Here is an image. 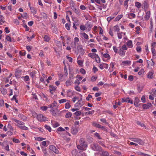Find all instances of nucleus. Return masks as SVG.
<instances>
[{"instance_id":"obj_1","label":"nucleus","mask_w":156,"mask_h":156,"mask_svg":"<svg viewBox=\"0 0 156 156\" xmlns=\"http://www.w3.org/2000/svg\"><path fill=\"white\" fill-rule=\"evenodd\" d=\"M79 143L80 144L77 145V149L81 151L86 150L88 145L85 139L83 138H80L79 140Z\"/></svg>"},{"instance_id":"obj_2","label":"nucleus","mask_w":156,"mask_h":156,"mask_svg":"<svg viewBox=\"0 0 156 156\" xmlns=\"http://www.w3.org/2000/svg\"><path fill=\"white\" fill-rule=\"evenodd\" d=\"M90 147L91 149L95 151H100L101 150V147L95 143H93L90 145Z\"/></svg>"},{"instance_id":"obj_3","label":"nucleus","mask_w":156,"mask_h":156,"mask_svg":"<svg viewBox=\"0 0 156 156\" xmlns=\"http://www.w3.org/2000/svg\"><path fill=\"white\" fill-rule=\"evenodd\" d=\"M129 139L132 141L137 143L140 145H142L144 143L142 140L138 138H130Z\"/></svg>"},{"instance_id":"obj_4","label":"nucleus","mask_w":156,"mask_h":156,"mask_svg":"<svg viewBox=\"0 0 156 156\" xmlns=\"http://www.w3.org/2000/svg\"><path fill=\"white\" fill-rule=\"evenodd\" d=\"M12 122H15L17 123V124H15V125L16 126L18 127H19V126L24 125L25 123L20 120H17L15 119H12Z\"/></svg>"},{"instance_id":"obj_5","label":"nucleus","mask_w":156,"mask_h":156,"mask_svg":"<svg viewBox=\"0 0 156 156\" xmlns=\"http://www.w3.org/2000/svg\"><path fill=\"white\" fill-rule=\"evenodd\" d=\"M77 49L78 51L80 53L81 55H84L85 53V51L83 48V46L82 45L79 44L77 47Z\"/></svg>"},{"instance_id":"obj_6","label":"nucleus","mask_w":156,"mask_h":156,"mask_svg":"<svg viewBox=\"0 0 156 156\" xmlns=\"http://www.w3.org/2000/svg\"><path fill=\"white\" fill-rule=\"evenodd\" d=\"M122 103L127 102L131 104H133V101L131 100L130 98L128 97L126 98H122Z\"/></svg>"},{"instance_id":"obj_7","label":"nucleus","mask_w":156,"mask_h":156,"mask_svg":"<svg viewBox=\"0 0 156 156\" xmlns=\"http://www.w3.org/2000/svg\"><path fill=\"white\" fill-rule=\"evenodd\" d=\"M37 118L39 121H44L46 120V118L42 114L37 115Z\"/></svg>"},{"instance_id":"obj_8","label":"nucleus","mask_w":156,"mask_h":156,"mask_svg":"<svg viewBox=\"0 0 156 156\" xmlns=\"http://www.w3.org/2000/svg\"><path fill=\"white\" fill-rule=\"evenodd\" d=\"M49 149L51 151L54 152L55 154H58V150L53 145H50L49 146Z\"/></svg>"},{"instance_id":"obj_9","label":"nucleus","mask_w":156,"mask_h":156,"mask_svg":"<svg viewBox=\"0 0 156 156\" xmlns=\"http://www.w3.org/2000/svg\"><path fill=\"white\" fill-rule=\"evenodd\" d=\"M140 101L138 97H136L135 98L134 100V105L136 107H137L139 106V103Z\"/></svg>"},{"instance_id":"obj_10","label":"nucleus","mask_w":156,"mask_h":156,"mask_svg":"<svg viewBox=\"0 0 156 156\" xmlns=\"http://www.w3.org/2000/svg\"><path fill=\"white\" fill-rule=\"evenodd\" d=\"M22 70L21 69H17L15 72V76L16 78H19L21 75Z\"/></svg>"},{"instance_id":"obj_11","label":"nucleus","mask_w":156,"mask_h":156,"mask_svg":"<svg viewBox=\"0 0 156 156\" xmlns=\"http://www.w3.org/2000/svg\"><path fill=\"white\" fill-rule=\"evenodd\" d=\"M50 142L48 140H46L45 141H42L41 142V144L40 145L41 148H44L42 147L43 146H47L49 144Z\"/></svg>"},{"instance_id":"obj_12","label":"nucleus","mask_w":156,"mask_h":156,"mask_svg":"<svg viewBox=\"0 0 156 156\" xmlns=\"http://www.w3.org/2000/svg\"><path fill=\"white\" fill-rule=\"evenodd\" d=\"M126 46L129 48H132L133 46L132 41L128 40L126 42Z\"/></svg>"},{"instance_id":"obj_13","label":"nucleus","mask_w":156,"mask_h":156,"mask_svg":"<svg viewBox=\"0 0 156 156\" xmlns=\"http://www.w3.org/2000/svg\"><path fill=\"white\" fill-rule=\"evenodd\" d=\"M152 105L151 103H148L147 104H144L143 105V108L144 109H147Z\"/></svg>"},{"instance_id":"obj_14","label":"nucleus","mask_w":156,"mask_h":156,"mask_svg":"<svg viewBox=\"0 0 156 156\" xmlns=\"http://www.w3.org/2000/svg\"><path fill=\"white\" fill-rule=\"evenodd\" d=\"M125 51H124L123 50L120 49L119 50L118 53L120 56H123L125 55Z\"/></svg>"},{"instance_id":"obj_15","label":"nucleus","mask_w":156,"mask_h":156,"mask_svg":"<svg viewBox=\"0 0 156 156\" xmlns=\"http://www.w3.org/2000/svg\"><path fill=\"white\" fill-rule=\"evenodd\" d=\"M57 105V102L55 101H53V102L51 104L49 105H48V108H52L54 107H55Z\"/></svg>"},{"instance_id":"obj_16","label":"nucleus","mask_w":156,"mask_h":156,"mask_svg":"<svg viewBox=\"0 0 156 156\" xmlns=\"http://www.w3.org/2000/svg\"><path fill=\"white\" fill-rule=\"evenodd\" d=\"M151 51L153 55V59L156 58V51L155 48H151Z\"/></svg>"},{"instance_id":"obj_17","label":"nucleus","mask_w":156,"mask_h":156,"mask_svg":"<svg viewBox=\"0 0 156 156\" xmlns=\"http://www.w3.org/2000/svg\"><path fill=\"white\" fill-rule=\"evenodd\" d=\"M78 132V129L75 127H73L71 129V133L73 135H76Z\"/></svg>"},{"instance_id":"obj_18","label":"nucleus","mask_w":156,"mask_h":156,"mask_svg":"<svg viewBox=\"0 0 156 156\" xmlns=\"http://www.w3.org/2000/svg\"><path fill=\"white\" fill-rule=\"evenodd\" d=\"M123 35L124 36H125L126 35V33L121 32L117 33V37L119 39H121L122 38V37Z\"/></svg>"},{"instance_id":"obj_19","label":"nucleus","mask_w":156,"mask_h":156,"mask_svg":"<svg viewBox=\"0 0 156 156\" xmlns=\"http://www.w3.org/2000/svg\"><path fill=\"white\" fill-rule=\"evenodd\" d=\"M151 16V13L150 11H148L146 13L145 16V19L146 20H147L150 18Z\"/></svg>"},{"instance_id":"obj_20","label":"nucleus","mask_w":156,"mask_h":156,"mask_svg":"<svg viewBox=\"0 0 156 156\" xmlns=\"http://www.w3.org/2000/svg\"><path fill=\"white\" fill-rule=\"evenodd\" d=\"M131 62L129 60L124 61L122 62V64L124 66L130 65L131 64Z\"/></svg>"},{"instance_id":"obj_21","label":"nucleus","mask_w":156,"mask_h":156,"mask_svg":"<svg viewBox=\"0 0 156 156\" xmlns=\"http://www.w3.org/2000/svg\"><path fill=\"white\" fill-rule=\"evenodd\" d=\"M37 73V72L34 70H32L30 73V75L31 77L33 78L35 76V75Z\"/></svg>"},{"instance_id":"obj_22","label":"nucleus","mask_w":156,"mask_h":156,"mask_svg":"<svg viewBox=\"0 0 156 156\" xmlns=\"http://www.w3.org/2000/svg\"><path fill=\"white\" fill-rule=\"evenodd\" d=\"M136 15L135 14L130 13H129L128 15V17L129 19H132L135 18Z\"/></svg>"},{"instance_id":"obj_23","label":"nucleus","mask_w":156,"mask_h":156,"mask_svg":"<svg viewBox=\"0 0 156 156\" xmlns=\"http://www.w3.org/2000/svg\"><path fill=\"white\" fill-rule=\"evenodd\" d=\"M98 55L94 53H90L88 54V56L92 58H95Z\"/></svg>"},{"instance_id":"obj_24","label":"nucleus","mask_w":156,"mask_h":156,"mask_svg":"<svg viewBox=\"0 0 156 156\" xmlns=\"http://www.w3.org/2000/svg\"><path fill=\"white\" fill-rule=\"evenodd\" d=\"M22 78L25 81L27 82L30 80L29 76L28 75L22 76Z\"/></svg>"},{"instance_id":"obj_25","label":"nucleus","mask_w":156,"mask_h":156,"mask_svg":"<svg viewBox=\"0 0 156 156\" xmlns=\"http://www.w3.org/2000/svg\"><path fill=\"white\" fill-rule=\"evenodd\" d=\"M73 83V82L70 80H68L66 82V85L67 87L71 86Z\"/></svg>"},{"instance_id":"obj_26","label":"nucleus","mask_w":156,"mask_h":156,"mask_svg":"<svg viewBox=\"0 0 156 156\" xmlns=\"http://www.w3.org/2000/svg\"><path fill=\"white\" fill-rule=\"evenodd\" d=\"M92 124L93 126L98 128L101 127V125L95 122H92Z\"/></svg>"},{"instance_id":"obj_27","label":"nucleus","mask_w":156,"mask_h":156,"mask_svg":"<svg viewBox=\"0 0 156 156\" xmlns=\"http://www.w3.org/2000/svg\"><path fill=\"white\" fill-rule=\"evenodd\" d=\"M30 9L31 10V12L34 14H35L37 13V10L34 7H30Z\"/></svg>"},{"instance_id":"obj_28","label":"nucleus","mask_w":156,"mask_h":156,"mask_svg":"<svg viewBox=\"0 0 156 156\" xmlns=\"http://www.w3.org/2000/svg\"><path fill=\"white\" fill-rule=\"evenodd\" d=\"M58 112H60L59 111H58L57 112H56L55 110L53 112H52L51 113L52 115L54 116H56L59 115L60 114V113H58Z\"/></svg>"},{"instance_id":"obj_29","label":"nucleus","mask_w":156,"mask_h":156,"mask_svg":"<svg viewBox=\"0 0 156 156\" xmlns=\"http://www.w3.org/2000/svg\"><path fill=\"white\" fill-rule=\"evenodd\" d=\"M50 90L51 91H55L56 90V88L53 85H51L49 86Z\"/></svg>"},{"instance_id":"obj_30","label":"nucleus","mask_w":156,"mask_h":156,"mask_svg":"<svg viewBox=\"0 0 156 156\" xmlns=\"http://www.w3.org/2000/svg\"><path fill=\"white\" fill-rule=\"evenodd\" d=\"M101 155L102 156H109V153L106 151H103L101 153Z\"/></svg>"},{"instance_id":"obj_31","label":"nucleus","mask_w":156,"mask_h":156,"mask_svg":"<svg viewBox=\"0 0 156 156\" xmlns=\"http://www.w3.org/2000/svg\"><path fill=\"white\" fill-rule=\"evenodd\" d=\"M50 38L47 35H44V41L46 42H49L50 40Z\"/></svg>"},{"instance_id":"obj_32","label":"nucleus","mask_w":156,"mask_h":156,"mask_svg":"<svg viewBox=\"0 0 156 156\" xmlns=\"http://www.w3.org/2000/svg\"><path fill=\"white\" fill-rule=\"evenodd\" d=\"M135 5L136 7L138 8H139L141 7L142 4L139 2H136L135 3Z\"/></svg>"},{"instance_id":"obj_33","label":"nucleus","mask_w":156,"mask_h":156,"mask_svg":"<svg viewBox=\"0 0 156 156\" xmlns=\"http://www.w3.org/2000/svg\"><path fill=\"white\" fill-rule=\"evenodd\" d=\"M123 16L122 14L118 16L115 19V21H119Z\"/></svg>"},{"instance_id":"obj_34","label":"nucleus","mask_w":156,"mask_h":156,"mask_svg":"<svg viewBox=\"0 0 156 156\" xmlns=\"http://www.w3.org/2000/svg\"><path fill=\"white\" fill-rule=\"evenodd\" d=\"M143 6L144 9H147L148 7V5L147 2L144 1L143 3Z\"/></svg>"},{"instance_id":"obj_35","label":"nucleus","mask_w":156,"mask_h":156,"mask_svg":"<svg viewBox=\"0 0 156 156\" xmlns=\"http://www.w3.org/2000/svg\"><path fill=\"white\" fill-rule=\"evenodd\" d=\"M114 30L115 32H118L119 30V28L118 26H115L113 27Z\"/></svg>"},{"instance_id":"obj_36","label":"nucleus","mask_w":156,"mask_h":156,"mask_svg":"<svg viewBox=\"0 0 156 156\" xmlns=\"http://www.w3.org/2000/svg\"><path fill=\"white\" fill-rule=\"evenodd\" d=\"M19 128L22 130H28L29 129L28 127L25 126L24 125H22L21 126H19Z\"/></svg>"},{"instance_id":"obj_37","label":"nucleus","mask_w":156,"mask_h":156,"mask_svg":"<svg viewBox=\"0 0 156 156\" xmlns=\"http://www.w3.org/2000/svg\"><path fill=\"white\" fill-rule=\"evenodd\" d=\"M81 34L82 35V36L84 37V38L85 39H88V36L87 34H86L85 33H81Z\"/></svg>"},{"instance_id":"obj_38","label":"nucleus","mask_w":156,"mask_h":156,"mask_svg":"<svg viewBox=\"0 0 156 156\" xmlns=\"http://www.w3.org/2000/svg\"><path fill=\"white\" fill-rule=\"evenodd\" d=\"M52 123L53 125V126L54 127H56L60 126L59 123L57 122H55L54 123H53L52 122Z\"/></svg>"},{"instance_id":"obj_39","label":"nucleus","mask_w":156,"mask_h":156,"mask_svg":"<svg viewBox=\"0 0 156 156\" xmlns=\"http://www.w3.org/2000/svg\"><path fill=\"white\" fill-rule=\"evenodd\" d=\"M44 127L46 129L48 130V131L49 132L51 131V127L50 126H48V125H45L44 126Z\"/></svg>"},{"instance_id":"obj_40","label":"nucleus","mask_w":156,"mask_h":156,"mask_svg":"<svg viewBox=\"0 0 156 156\" xmlns=\"http://www.w3.org/2000/svg\"><path fill=\"white\" fill-rule=\"evenodd\" d=\"M74 44L75 45L74 47L76 48V43H77L79 41V40L78 37H75L74 38Z\"/></svg>"},{"instance_id":"obj_41","label":"nucleus","mask_w":156,"mask_h":156,"mask_svg":"<svg viewBox=\"0 0 156 156\" xmlns=\"http://www.w3.org/2000/svg\"><path fill=\"white\" fill-rule=\"evenodd\" d=\"M129 0H125L124 2V6L127 9L128 7V2Z\"/></svg>"},{"instance_id":"obj_42","label":"nucleus","mask_w":156,"mask_h":156,"mask_svg":"<svg viewBox=\"0 0 156 156\" xmlns=\"http://www.w3.org/2000/svg\"><path fill=\"white\" fill-rule=\"evenodd\" d=\"M71 116L72 113L70 112H68L66 114L65 117L66 118H68L71 117Z\"/></svg>"},{"instance_id":"obj_43","label":"nucleus","mask_w":156,"mask_h":156,"mask_svg":"<svg viewBox=\"0 0 156 156\" xmlns=\"http://www.w3.org/2000/svg\"><path fill=\"white\" fill-rule=\"evenodd\" d=\"M153 73L152 72H150L148 73L147 77L149 78H152Z\"/></svg>"},{"instance_id":"obj_44","label":"nucleus","mask_w":156,"mask_h":156,"mask_svg":"<svg viewBox=\"0 0 156 156\" xmlns=\"http://www.w3.org/2000/svg\"><path fill=\"white\" fill-rule=\"evenodd\" d=\"M65 108L66 109L69 108L70 107V105L69 103V102H67L66 103L65 105Z\"/></svg>"},{"instance_id":"obj_45","label":"nucleus","mask_w":156,"mask_h":156,"mask_svg":"<svg viewBox=\"0 0 156 156\" xmlns=\"http://www.w3.org/2000/svg\"><path fill=\"white\" fill-rule=\"evenodd\" d=\"M80 27V30L82 31H84L87 29L86 27L84 25H81Z\"/></svg>"},{"instance_id":"obj_46","label":"nucleus","mask_w":156,"mask_h":156,"mask_svg":"<svg viewBox=\"0 0 156 156\" xmlns=\"http://www.w3.org/2000/svg\"><path fill=\"white\" fill-rule=\"evenodd\" d=\"M67 101V100L65 99H62L58 100V101L60 104H62L66 102Z\"/></svg>"},{"instance_id":"obj_47","label":"nucleus","mask_w":156,"mask_h":156,"mask_svg":"<svg viewBox=\"0 0 156 156\" xmlns=\"http://www.w3.org/2000/svg\"><path fill=\"white\" fill-rule=\"evenodd\" d=\"M136 123L137 125L140 126L141 127H145V125L139 121H137L136 122Z\"/></svg>"},{"instance_id":"obj_48","label":"nucleus","mask_w":156,"mask_h":156,"mask_svg":"<svg viewBox=\"0 0 156 156\" xmlns=\"http://www.w3.org/2000/svg\"><path fill=\"white\" fill-rule=\"evenodd\" d=\"M103 56L104 57H105L106 58H107L109 59L110 58V56L108 54H107V53L104 54L103 55Z\"/></svg>"},{"instance_id":"obj_49","label":"nucleus","mask_w":156,"mask_h":156,"mask_svg":"<svg viewBox=\"0 0 156 156\" xmlns=\"http://www.w3.org/2000/svg\"><path fill=\"white\" fill-rule=\"evenodd\" d=\"M96 57L95 58V61L98 63H100V58L99 57L98 55H97Z\"/></svg>"},{"instance_id":"obj_50","label":"nucleus","mask_w":156,"mask_h":156,"mask_svg":"<svg viewBox=\"0 0 156 156\" xmlns=\"http://www.w3.org/2000/svg\"><path fill=\"white\" fill-rule=\"evenodd\" d=\"M100 121L106 124H108V122H107L106 119L105 118H102L100 119Z\"/></svg>"},{"instance_id":"obj_51","label":"nucleus","mask_w":156,"mask_h":156,"mask_svg":"<svg viewBox=\"0 0 156 156\" xmlns=\"http://www.w3.org/2000/svg\"><path fill=\"white\" fill-rule=\"evenodd\" d=\"M80 72L83 75H85L86 73V71L83 68H81L80 69Z\"/></svg>"},{"instance_id":"obj_52","label":"nucleus","mask_w":156,"mask_h":156,"mask_svg":"<svg viewBox=\"0 0 156 156\" xmlns=\"http://www.w3.org/2000/svg\"><path fill=\"white\" fill-rule=\"evenodd\" d=\"M65 27L67 30H70V25L68 23L66 24Z\"/></svg>"},{"instance_id":"obj_53","label":"nucleus","mask_w":156,"mask_h":156,"mask_svg":"<svg viewBox=\"0 0 156 156\" xmlns=\"http://www.w3.org/2000/svg\"><path fill=\"white\" fill-rule=\"evenodd\" d=\"M48 107L46 106H41V109L43 111H45L48 109Z\"/></svg>"},{"instance_id":"obj_54","label":"nucleus","mask_w":156,"mask_h":156,"mask_svg":"<svg viewBox=\"0 0 156 156\" xmlns=\"http://www.w3.org/2000/svg\"><path fill=\"white\" fill-rule=\"evenodd\" d=\"M94 110H92L86 112L85 114L87 115H92L94 113Z\"/></svg>"},{"instance_id":"obj_55","label":"nucleus","mask_w":156,"mask_h":156,"mask_svg":"<svg viewBox=\"0 0 156 156\" xmlns=\"http://www.w3.org/2000/svg\"><path fill=\"white\" fill-rule=\"evenodd\" d=\"M94 135L95 136L97 137V138L99 139H101V138L100 136V135L97 132L95 133L94 134Z\"/></svg>"},{"instance_id":"obj_56","label":"nucleus","mask_w":156,"mask_h":156,"mask_svg":"<svg viewBox=\"0 0 156 156\" xmlns=\"http://www.w3.org/2000/svg\"><path fill=\"white\" fill-rule=\"evenodd\" d=\"M26 48L28 51H31V49L32 48V46L30 45L26 46Z\"/></svg>"},{"instance_id":"obj_57","label":"nucleus","mask_w":156,"mask_h":156,"mask_svg":"<svg viewBox=\"0 0 156 156\" xmlns=\"http://www.w3.org/2000/svg\"><path fill=\"white\" fill-rule=\"evenodd\" d=\"M64 75L66 76H67L68 75L67 69L66 66H65L64 68Z\"/></svg>"},{"instance_id":"obj_58","label":"nucleus","mask_w":156,"mask_h":156,"mask_svg":"<svg viewBox=\"0 0 156 156\" xmlns=\"http://www.w3.org/2000/svg\"><path fill=\"white\" fill-rule=\"evenodd\" d=\"M121 49L124 50V51H126L128 49L125 44H124L123 45H122L121 48Z\"/></svg>"},{"instance_id":"obj_59","label":"nucleus","mask_w":156,"mask_h":156,"mask_svg":"<svg viewBox=\"0 0 156 156\" xmlns=\"http://www.w3.org/2000/svg\"><path fill=\"white\" fill-rule=\"evenodd\" d=\"M74 12L77 15H80V12L79 9H77L76 8L75 9Z\"/></svg>"},{"instance_id":"obj_60","label":"nucleus","mask_w":156,"mask_h":156,"mask_svg":"<svg viewBox=\"0 0 156 156\" xmlns=\"http://www.w3.org/2000/svg\"><path fill=\"white\" fill-rule=\"evenodd\" d=\"M22 16L24 19H27V13L26 12L23 13L22 15Z\"/></svg>"},{"instance_id":"obj_61","label":"nucleus","mask_w":156,"mask_h":156,"mask_svg":"<svg viewBox=\"0 0 156 156\" xmlns=\"http://www.w3.org/2000/svg\"><path fill=\"white\" fill-rule=\"evenodd\" d=\"M92 70L94 73H95L97 71H98V69L96 67L94 66Z\"/></svg>"},{"instance_id":"obj_62","label":"nucleus","mask_w":156,"mask_h":156,"mask_svg":"<svg viewBox=\"0 0 156 156\" xmlns=\"http://www.w3.org/2000/svg\"><path fill=\"white\" fill-rule=\"evenodd\" d=\"M113 50L114 51L115 53H117L118 52V50L116 46H113Z\"/></svg>"},{"instance_id":"obj_63","label":"nucleus","mask_w":156,"mask_h":156,"mask_svg":"<svg viewBox=\"0 0 156 156\" xmlns=\"http://www.w3.org/2000/svg\"><path fill=\"white\" fill-rule=\"evenodd\" d=\"M75 89L77 91L80 92L81 91V89L80 87L78 86V85H77L75 87Z\"/></svg>"},{"instance_id":"obj_64","label":"nucleus","mask_w":156,"mask_h":156,"mask_svg":"<svg viewBox=\"0 0 156 156\" xmlns=\"http://www.w3.org/2000/svg\"><path fill=\"white\" fill-rule=\"evenodd\" d=\"M81 112L80 111H76L74 113L75 115L78 116L80 115L81 114Z\"/></svg>"}]
</instances>
